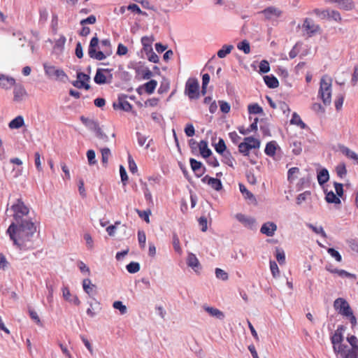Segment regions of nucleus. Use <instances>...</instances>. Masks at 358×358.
<instances>
[{
	"label": "nucleus",
	"mask_w": 358,
	"mask_h": 358,
	"mask_svg": "<svg viewBox=\"0 0 358 358\" xmlns=\"http://www.w3.org/2000/svg\"><path fill=\"white\" fill-rule=\"evenodd\" d=\"M36 227L32 220L22 222H12L6 233L9 235L13 244L20 250L27 249L31 241Z\"/></svg>",
	"instance_id": "nucleus-1"
},
{
	"label": "nucleus",
	"mask_w": 358,
	"mask_h": 358,
	"mask_svg": "<svg viewBox=\"0 0 358 358\" xmlns=\"http://www.w3.org/2000/svg\"><path fill=\"white\" fill-rule=\"evenodd\" d=\"M99 38L97 36H94L90 43V46L88 48V55L89 56L96 60L101 61L106 58L107 56H109L112 53V50H110V42L108 39L102 40L101 42V46L105 48L103 51H97V48L99 47Z\"/></svg>",
	"instance_id": "nucleus-2"
},
{
	"label": "nucleus",
	"mask_w": 358,
	"mask_h": 358,
	"mask_svg": "<svg viewBox=\"0 0 358 358\" xmlns=\"http://www.w3.org/2000/svg\"><path fill=\"white\" fill-rule=\"evenodd\" d=\"M333 306L338 314L350 320L352 327L357 324V318L353 313L350 303L345 299L342 297L337 298L334 301Z\"/></svg>",
	"instance_id": "nucleus-3"
},
{
	"label": "nucleus",
	"mask_w": 358,
	"mask_h": 358,
	"mask_svg": "<svg viewBox=\"0 0 358 358\" xmlns=\"http://www.w3.org/2000/svg\"><path fill=\"white\" fill-rule=\"evenodd\" d=\"M11 210L13 211V222H22L24 221L31 220L28 217L29 213V208L24 204L21 199H17L15 204L11 206Z\"/></svg>",
	"instance_id": "nucleus-4"
},
{
	"label": "nucleus",
	"mask_w": 358,
	"mask_h": 358,
	"mask_svg": "<svg viewBox=\"0 0 358 358\" xmlns=\"http://www.w3.org/2000/svg\"><path fill=\"white\" fill-rule=\"evenodd\" d=\"M331 85L332 80L331 78L324 76L321 78L319 96L324 105H329L331 103Z\"/></svg>",
	"instance_id": "nucleus-5"
},
{
	"label": "nucleus",
	"mask_w": 358,
	"mask_h": 358,
	"mask_svg": "<svg viewBox=\"0 0 358 358\" xmlns=\"http://www.w3.org/2000/svg\"><path fill=\"white\" fill-rule=\"evenodd\" d=\"M344 330L345 327L343 325L338 327L337 329L331 338L334 352L340 355L341 357L342 355L344 353L343 350L345 348H348V345H343L341 343L343 340V332Z\"/></svg>",
	"instance_id": "nucleus-6"
},
{
	"label": "nucleus",
	"mask_w": 358,
	"mask_h": 358,
	"mask_svg": "<svg viewBox=\"0 0 358 358\" xmlns=\"http://www.w3.org/2000/svg\"><path fill=\"white\" fill-rule=\"evenodd\" d=\"M260 141L254 137H246L244 141L238 145V151L245 156L249 155V152L252 149L259 148Z\"/></svg>",
	"instance_id": "nucleus-7"
},
{
	"label": "nucleus",
	"mask_w": 358,
	"mask_h": 358,
	"mask_svg": "<svg viewBox=\"0 0 358 358\" xmlns=\"http://www.w3.org/2000/svg\"><path fill=\"white\" fill-rule=\"evenodd\" d=\"M351 348H345L342 358H358V340L355 336L348 337Z\"/></svg>",
	"instance_id": "nucleus-8"
},
{
	"label": "nucleus",
	"mask_w": 358,
	"mask_h": 358,
	"mask_svg": "<svg viewBox=\"0 0 358 358\" xmlns=\"http://www.w3.org/2000/svg\"><path fill=\"white\" fill-rule=\"evenodd\" d=\"M43 68L45 74L49 77L55 76L61 80H64L67 78L66 74L62 69H57L55 66L48 63L43 64Z\"/></svg>",
	"instance_id": "nucleus-9"
},
{
	"label": "nucleus",
	"mask_w": 358,
	"mask_h": 358,
	"mask_svg": "<svg viewBox=\"0 0 358 358\" xmlns=\"http://www.w3.org/2000/svg\"><path fill=\"white\" fill-rule=\"evenodd\" d=\"M185 94L190 99L199 98V83L196 79H189L185 85Z\"/></svg>",
	"instance_id": "nucleus-10"
},
{
	"label": "nucleus",
	"mask_w": 358,
	"mask_h": 358,
	"mask_svg": "<svg viewBox=\"0 0 358 358\" xmlns=\"http://www.w3.org/2000/svg\"><path fill=\"white\" fill-rule=\"evenodd\" d=\"M90 79V77L82 72L77 73V80L73 82V85L78 89L85 88L88 90L90 88V85L87 83Z\"/></svg>",
	"instance_id": "nucleus-11"
},
{
	"label": "nucleus",
	"mask_w": 358,
	"mask_h": 358,
	"mask_svg": "<svg viewBox=\"0 0 358 358\" xmlns=\"http://www.w3.org/2000/svg\"><path fill=\"white\" fill-rule=\"evenodd\" d=\"M27 96V93L23 85L21 84H16L13 88V101L20 103L25 100Z\"/></svg>",
	"instance_id": "nucleus-12"
},
{
	"label": "nucleus",
	"mask_w": 358,
	"mask_h": 358,
	"mask_svg": "<svg viewBox=\"0 0 358 358\" xmlns=\"http://www.w3.org/2000/svg\"><path fill=\"white\" fill-rule=\"evenodd\" d=\"M303 28L309 36H311L320 31V27L315 24L313 20L306 18L303 24Z\"/></svg>",
	"instance_id": "nucleus-13"
},
{
	"label": "nucleus",
	"mask_w": 358,
	"mask_h": 358,
	"mask_svg": "<svg viewBox=\"0 0 358 358\" xmlns=\"http://www.w3.org/2000/svg\"><path fill=\"white\" fill-rule=\"evenodd\" d=\"M90 126V129L95 131L96 137L102 143H106L110 141L109 137L101 130L96 121H91Z\"/></svg>",
	"instance_id": "nucleus-14"
},
{
	"label": "nucleus",
	"mask_w": 358,
	"mask_h": 358,
	"mask_svg": "<svg viewBox=\"0 0 358 358\" xmlns=\"http://www.w3.org/2000/svg\"><path fill=\"white\" fill-rule=\"evenodd\" d=\"M235 217L236 220L242 223L245 227L250 229H256V221L253 217H247L242 213H237Z\"/></svg>",
	"instance_id": "nucleus-15"
},
{
	"label": "nucleus",
	"mask_w": 358,
	"mask_h": 358,
	"mask_svg": "<svg viewBox=\"0 0 358 358\" xmlns=\"http://www.w3.org/2000/svg\"><path fill=\"white\" fill-rule=\"evenodd\" d=\"M202 308L208 313V315L213 317L218 320H223L225 317L224 313L219 309L209 306L207 304H203Z\"/></svg>",
	"instance_id": "nucleus-16"
},
{
	"label": "nucleus",
	"mask_w": 358,
	"mask_h": 358,
	"mask_svg": "<svg viewBox=\"0 0 358 358\" xmlns=\"http://www.w3.org/2000/svg\"><path fill=\"white\" fill-rule=\"evenodd\" d=\"M276 230L277 225L272 222H267L264 223L260 229L261 233L266 235L267 236H273Z\"/></svg>",
	"instance_id": "nucleus-17"
},
{
	"label": "nucleus",
	"mask_w": 358,
	"mask_h": 358,
	"mask_svg": "<svg viewBox=\"0 0 358 358\" xmlns=\"http://www.w3.org/2000/svg\"><path fill=\"white\" fill-rule=\"evenodd\" d=\"M16 85L15 80L13 77L3 74L0 75V87L4 90H8Z\"/></svg>",
	"instance_id": "nucleus-18"
},
{
	"label": "nucleus",
	"mask_w": 358,
	"mask_h": 358,
	"mask_svg": "<svg viewBox=\"0 0 358 358\" xmlns=\"http://www.w3.org/2000/svg\"><path fill=\"white\" fill-rule=\"evenodd\" d=\"M202 181L211 186V187L216 191H219L222 188V182L220 180L217 178H214L208 176H206L203 178Z\"/></svg>",
	"instance_id": "nucleus-19"
},
{
	"label": "nucleus",
	"mask_w": 358,
	"mask_h": 358,
	"mask_svg": "<svg viewBox=\"0 0 358 358\" xmlns=\"http://www.w3.org/2000/svg\"><path fill=\"white\" fill-rule=\"evenodd\" d=\"M104 72H106L108 73H110L109 69H98L96 70V73L95 74V76L94 78V80L96 84L102 85L108 83L107 81V77L104 74Z\"/></svg>",
	"instance_id": "nucleus-20"
},
{
	"label": "nucleus",
	"mask_w": 358,
	"mask_h": 358,
	"mask_svg": "<svg viewBox=\"0 0 358 358\" xmlns=\"http://www.w3.org/2000/svg\"><path fill=\"white\" fill-rule=\"evenodd\" d=\"M62 295H63L64 299L66 301H67L70 303H73V304H75L76 306L80 305V301L78 299V296H73L71 294L70 290L67 287H64L62 288Z\"/></svg>",
	"instance_id": "nucleus-21"
},
{
	"label": "nucleus",
	"mask_w": 358,
	"mask_h": 358,
	"mask_svg": "<svg viewBox=\"0 0 358 358\" xmlns=\"http://www.w3.org/2000/svg\"><path fill=\"white\" fill-rule=\"evenodd\" d=\"M266 20H271L274 17H278L281 15V11L275 7H268L262 12Z\"/></svg>",
	"instance_id": "nucleus-22"
},
{
	"label": "nucleus",
	"mask_w": 358,
	"mask_h": 358,
	"mask_svg": "<svg viewBox=\"0 0 358 358\" xmlns=\"http://www.w3.org/2000/svg\"><path fill=\"white\" fill-rule=\"evenodd\" d=\"M192 169L195 172L198 176H201L203 174L205 168L202 169V164L200 162L194 159H190L189 160Z\"/></svg>",
	"instance_id": "nucleus-23"
},
{
	"label": "nucleus",
	"mask_w": 358,
	"mask_h": 358,
	"mask_svg": "<svg viewBox=\"0 0 358 358\" xmlns=\"http://www.w3.org/2000/svg\"><path fill=\"white\" fill-rule=\"evenodd\" d=\"M24 125V120L22 115H18L13 120H12L9 124L8 127L10 129H18Z\"/></svg>",
	"instance_id": "nucleus-24"
},
{
	"label": "nucleus",
	"mask_w": 358,
	"mask_h": 358,
	"mask_svg": "<svg viewBox=\"0 0 358 358\" xmlns=\"http://www.w3.org/2000/svg\"><path fill=\"white\" fill-rule=\"evenodd\" d=\"M187 265L196 271L200 268L199 259L195 255L189 253L187 259Z\"/></svg>",
	"instance_id": "nucleus-25"
},
{
	"label": "nucleus",
	"mask_w": 358,
	"mask_h": 358,
	"mask_svg": "<svg viewBox=\"0 0 358 358\" xmlns=\"http://www.w3.org/2000/svg\"><path fill=\"white\" fill-rule=\"evenodd\" d=\"M201 155L207 158L212 154L211 150L208 147V143L206 141H201L198 145Z\"/></svg>",
	"instance_id": "nucleus-26"
},
{
	"label": "nucleus",
	"mask_w": 358,
	"mask_h": 358,
	"mask_svg": "<svg viewBox=\"0 0 358 358\" xmlns=\"http://www.w3.org/2000/svg\"><path fill=\"white\" fill-rule=\"evenodd\" d=\"M317 181L320 185L326 183L329 179V171L326 169H322L317 173Z\"/></svg>",
	"instance_id": "nucleus-27"
},
{
	"label": "nucleus",
	"mask_w": 358,
	"mask_h": 358,
	"mask_svg": "<svg viewBox=\"0 0 358 358\" xmlns=\"http://www.w3.org/2000/svg\"><path fill=\"white\" fill-rule=\"evenodd\" d=\"M341 152L348 158L355 160L358 164V154L345 146L341 147Z\"/></svg>",
	"instance_id": "nucleus-28"
},
{
	"label": "nucleus",
	"mask_w": 358,
	"mask_h": 358,
	"mask_svg": "<svg viewBox=\"0 0 358 358\" xmlns=\"http://www.w3.org/2000/svg\"><path fill=\"white\" fill-rule=\"evenodd\" d=\"M83 287L84 291L91 296L93 294V289L96 287V285L92 284L89 278H85L83 280Z\"/></svg>",
	"instance_id": "nucleus-29"
},
{
	"label": "nucleus",
	"mask_w": 358,
	"mask_h": 358,
	"mask_svg": "<svg viewBox=\"0 0 358 358\" xmlns=\"http://www.w3.org/2000/svg\"><path fill=\"white\" fill-rule=\"evenodd\" d=\"M113 108L115 109L120 108L124 111L128 112L131 110L132 106L127 101L120 99L118 103H113Z\"/></svg>",
	"instance_id": "nucleus-30"
},
{
	"label": "nucleus",
	"mask_w": 358,
	"mask_h": 358,
	"mask_svg": "<svg viewBox=\"0 0 358 358\" xmlns=\"http://www.w3.org/2000/svg\"><path fill=\"white\" fill-rule=\"evenodd\" d=\"M264 80L266 85L270 88H275V87H278V85H279L278 80L275 77H274L273 76H266L264 77Z\"/></svg>",
	"instance_id": "nucleus-31"
},
{
	"label": "nucleus",
	"mask_w": 358,
	"mask_h": 358,
	"mask_svg": "<svg viewBox=\"0 0 358 358\" xmlns=\"http://www.w3.org/2000/svg\"><path fill=\"white\" fill-rule=\"evenodd\" d=\"M233 49L234 46L232 45H224L220 50H218L217 53V57L219 58H224Z\"/></svg>",
	"instance_id": "nucleus-32"
},
{
	"label": "nucleus",
	"mask_w": 358,
	"mask_h": 358,
	"mask_svg": "<svg viewBox=\"0 0 358 358\" xmlns=\"http://www.w3.org/2000/svg\"><path fill=\"white\" fill-rule=\"evenodd\" d=\"M339 8L349 10L353 8L354 4L351 0H336Z\"/></svg>",
	"instance_id": "nucleus-33"
},
{
	"label": "nucleus",
	"mask_w": 358,
	"mask_h": 358,
	"mask_svg": "<svg viewBox=\"0 0 358 358\" xmlns=\"http://www.w3.org/2000/svg\"><path fill=\"white\" fill-rule=\"evenodd\" d=\"M325 199H326L327 202L330 203H335V204L341 203V199L333 192H327Z\"/></svg>",
	"instance_id": "nucleus-34"
},
{
	"label": "nucleus",
	"mask_w": 358,
	"mask_h": 358,
	"mask_svg": "<svg viewBox=\"0 0 358 358\" xmlns=\"http://www.w3.org/2000/svg\"><path fill=\"white\" fill-rule=\"evenodd\" d=\"M101 161L103 165L106 166L108 162V159L111 155L110 150L108 148H103L101 149Z\"/></svg>",
	"instance_id": "nucleus-35"
},
{
	"label": "nucleus",
	"mask_w": 358,
	"mask_h": 358,
	"mask_svg": "<svg viewBox=\"0 0 358 358\" xmlns=\"http://www.w3.org/2000/svg\"><path fill=\"white\" fill-rule=\"evenodd\" d=\"M290 122L292 124L299 126L301 129H304L306 127V124L301 120L300 116L296 113H293Z\"/></svg>",
	"instance_id": "nucleus-36"
},
{
	"label": "nucleus",
	"mask_w": 358,
	"mask_h": 358,
	"mask_svg": "<svg viewBox=\"0 0 358 358\" xmlns=\"http://www.w3.org/2000/svg\"><path fill=\"white\" fill-rule=\"evenodd\" d=\"M157 85V82L155 80H151L149 82L144 84V88H145V92L148 94H150L153 93Z\"/></svg>",
	"instance_id": "nucleus-37"
},
{
	"label": "nucleus",
	"mask_w": 358,
	"mask_h": 358,
	"mask_svg": "<svg viewBox=\"0 0 358 358\" xmlns=\"http://www.w3.org/2000/svg\"><path fill=\"white\" fill-rule=\"evenodd\" d=\"M276 146L274 141L269 142L266 144L265 153L269 156H273L275 153Z\"/></svg>",
	"instance_id": "nucleus-38"
},
{
	"label": "nucleus",
	"mask_w": 358,
	"mask_h": 358,
	"mask_svg": "<svg viewBox=\"0 0 358 358\" xmlns=\"http://www.w3.org/2000/svg\"><path fill=\"white\" fill-rule=\"evenodd\" d=\"M223 157L222 162L227 164L228 166L233 167L234 166V158L232 157L231 153L229 151H227L222 154Z\"/></svg>",
	"instance_id": "nucleus-39"
},
{
	"label": "nucleus",
	"mask_w": 358,
	"mask_h": 358,
	"mask_svg": "<svg viewBox=\"0 0 358 358\" xmlns=\"http://www.w3.org/2000/svg\"><path fill=\"white\" fill-rule=\"evenodd\" d=\"M237 48L243 51L245 54H249L250 52V43L247 40H244L237 45Z\"/></svg>",
	"instance_id": "nucleus-40"
},
{
	"label": "nucleus",
	"mask_w": 358,
	"mask_h": 358,
	"mask_svg": "<svg viewBox=\"0 0 358 358\" xmlns=\"http://www.w3.org/2000/svg\"><path fill=\"white\" fill-rule=\"evenodd\" d=\"M136 211L138 213V216L141 218L143 219L146 222V223H150V215H151L150 210H140L138 209H136Z\"/></svg>",
	"instance_id": "nucleus-41"
},
{
	"label": "nucleus",
	"mask_w": 358,
	"mask_h": 358,
	"mask_svg": "<svg viewBox=\"0 0 358 358\" xmlns=\"http://www.w3.org/2000/svg\"><path fill=\"white\" fill-rule=\"evenodd\" d=\"M248 112L250 114H259L263 113V109L257 103L248 106Z\"/></svg>",
	"instance_id": "nucleus-42"
},
{
	"label": "nucleus",
	"mask_w": 358,
	"mask_h": 358,
	"mask_svg": "<svg viewBox=\"0 0 358 358\" xmlns=\"http://www.w3.org/2000/svg\"><path fill=\"white\" fill-rule=\"evenodd\" d=\"M113 307L115 308V309H117V310H119V311L120 312V313L122 315H124L127 313V308L126 307V306H124L122 301H116L113 303Z\"/></svg>",
	"instance_id": "nucleus-43"
},
{
	"label": "nucleus",
	"mask_w": 358,
	"mask_h": 358,
	"mask_svg": "<svg viewBox=\"0 0 358 358\" xmlns=\"http://www.w3.org/2000/svg\"><path fill=\"white\" fill-rule=\"evenodd\" d=\"M127 269L130 273H137L140 270V264L137 262H132L127 266Z\"/></svg>",
	"instance_id": "nucleus-44"
},
{
	"label": "nucleus",
	"mask_w": 358,
	"mask_h": 358,
	"mask_svg": "<svg viewBox=\"0 0 358 358\" xmlns=\"http://www.w3.org/2000/svg\"><path fill=\"white\" fill-rule=\"evenodd\" d=\"M226 148L227 147L224 141L222 138H220L218 143L215 145V150L222 155L227 152Z\"/></svg>",
	"instance_id": "nucleus-45"
},
{
	"label": "nucleus",
	"mask_w": 358,
	"mask_h": 358,
	"mask_svg": "<svg viewBox=\"0 0 358 358\" xmlns=\"http://www.w3.org/2000/svg\"><path fill=\"white\" fill-rule=\"evenodd\" d=\"M307 226L311 229L315 234H320L322 237L326 238L327 234L324 231L322 227H315L312 224H308Z\"/></svg>",
	"instance_id": "nucleus-46"
},
{
	"label": "nucleus",
	"mask_w": 358,
	"mask_h": 358,
	"mask_svg": "<svg viewBox=\"0 0 358 358\" xmlns=\"http://www.w3.org/2000/svg\"><path fill=\"white\" fill-rule=\"evenodd\" d=\"M270 269L273 278H277L279 275L280 270L275 261H270Z\"/></svg>",
	"instance_id": "nucleus-47"
},
{
	"label": "nucleus",
	"mask_w": 358,
	"mask_h": 358,
	"mask_svg": "<svg viewBox=\"0 0 358 358\" xmlns=\"http://www.w3.org/2000/svg\"><path fill=\"white\" fill-rule=\"evenodd\" d=\"M87 157L90 165H94L96 164L95 152L93 150H89L87 152Z\"/></svg>",
	"instance_id": "nucleus-48"
},
{
	"label": "nucleus",
	"mask_w": 358,
	"mask_h": 358,
	"mask_svg": "<svg viewBox=\"0 0 358 358\" xmlns=\"http://www.w3.org/2000/svg\"><path fill=\"white\" fill-rule=\"evenodd\" d=\"M138 241L141 248H144L145 246L146 236L143 231L139 230L138 231Z\"/></svg>",
	"instance_id": "nucleus-49"
},
{
	"label": "nucleus",
	"mask_w": 358,
	"mask_h": 358,
	"mask_svg": "<svg viewBox=\"0 0 358 358\" xmlns=\"http://www.w3.org/2000/svg\"><path fill=\"white\" fill-rule=\"evenodd\" d=\"M215 275L217 278L222 280H227L229 278L227 273L219 268L215 269Z\"/></svg>",
	"instance_id": "nucleus-50"
},
{
	"label": "nucleus",
	"mask_w": 358,
	"mask_h": 358,
	"mask_svg": "<svg viewBox=\"0 0 358 358\" xmlns=\"http://www.w3.org/2000/svg\"><path fill=\"white\" fill-rule=\"evenodd\" d=\"M239 187L241 192L245 195L246 199H255L254 195L250 192H249L243 185L240 184Z\"/></svg>",
	"instance_id": "nucleus-51"
},
{
	"label": "nucleus",
	"mask_w": 358,
	"mask_h": 358,
	"mask_svg": "<svg viewBox=\"0 0 358 358\" xmlns=\"http://www.w3.org/2000/svg\"><path fill=\"white\" fill-rule=\"evenodd\" d=\"M276 259L280 264H283L285 262V255L282 250L276 248Z\"/></svg>",
	"instance_id": "nucleus-52"
},
{
	"label": "nucleus",
	"mask_w": 358,
	"mask_h": 358,
	"mask_svg": "<svg viewBox=\"0 0 358 358\" xmlns=\"http://www.w3.org/2000/svg\"><path fill=\"white\" fill-rule=\"evenodd\" d=\"M327 252L328 253L334 258H335V259L338 262H341L342 261V257L341 255H340V253L336 250L334 248H329L327 250Z\"/></svg>",
	"instance_id": "nucleus-53"
},
{
	"label": "nucleus",
	"mask_w": 358,
	"mask_h": 358,
	"mask_svg": "<svg viewBox=\"0 0 358 358\" xmlns=\"http://www.w3.org/2000/svg\"><path fill=\"white\" fill-rule=\"evenodd\" d=\"M336 173L338 176L341 178L345 176L347 173V170L345 165L344 164H341L336 166Z\"/></svg>",
	"instance_id": "nucleus-54"
},
{
	"label": "nucleus",
	"mask_w": 358,
	"mask_h": 358,
	"mask_svg": "<svg viewBox=\"0 0 358 358\" xmlns=\"http://www.w3.org/2000/svg\"><path fill=\"white\" fill-rule=\"evenodd\" d=\"M270 71L269 64L266 60H262L259 64V71L262 73H268Z\"/></svg>",
	"instance_id": "nucleus-55"
},
{
	"label": "nucleus",
	"mask_w": 358,
	"mask_h": 358,
	"mask_svg": "<svg viewBox=\"0 0 358 358\" xmlns=\"http://www.w3.org/2000/svg\"><path fill=\"white\" fill-rule=\"evenodd\" d=\"M173 245L174 250L177 252H178V253L181 252L182 250L180 246L179 238L178 237V236L176 234H174L173 235Z\"/></svg>",
	"instance_id": "nucleus-56"
},
{
	"label": "nucleus",
	"mask_w": 358,
	"mask_h": 358,
	"mask_svg": "<svg viewBox=\"0 0 358 358\" xmlns=\"http://www.w3.org/2000/svg\"><path fill=\"white\" fill-rule=\"evenodd\" d=\"M292 152L295 155H299L302 151V147H301V144L300 142H297V141L293 142L292 144Z\"/></svg>",
	"instance_id": "nucleus-57"
},
{
	"label": "nucleus",
	"mask_w": 358,
	"mask_h": 358,
	"mask_svg": "<svg viewBox=\"0 0 358 358\" xmlns=\"http://www.w3.org/2000/svg\"><path fill=\"white\" fill-rule=\"evenodd\" d=\"M328 15L329 17L332 18L335 21L340 22L341 21V16L340 13L336 10H330L328 12Z\"/></svg>",
	"instance_id": "nucleus-58"
},
{
	"label": "nucleus",
	"mask_w": 358,
	"mask_h": 358,
	"mask_svg": "<svg viewBox=\"0 0 358 358\" xmlns=\"http://www.w3.org/2000/svg\"><path fill=\"white\" fill-rule=\"evenodd\" d=\"M120 173L121 180L123 182V185H125L127 181L128 180V176H127L125 169L122 165L120 167Z\"/></svg>",
	"instance_id": "nucleus-59"
},
{
	"label": "nucleus",
	"mask_w": 358,
	"mask_h": 358,
	"mask_svg": "<svg viewBox=\"0 0 358 358\" xmlns=\"http://www.w3.org/2000/svg\"><path fill=\"white\" fill-rule=\"evenodd\" d=\"M185 134L188 137H192L195 134V129L192 124H187L185 129Z\"/></svg>",
	"instance_id": "nucleus-60"
},
{
	"label": "nucleus",
	"mask_w": 358,
	"mask_h": 358,
	"mask_svg": "<svg viewBox=\"0 0 358 358\" xmlns=\"http://www.w3.org/2000/svg\"><path fill=\"white\" fill-rule=\"evenodd\" d=\"M119 224H120V222L117 221V222H115L114 225L108 226L106 228V231L108 232L109 236H113L115 235V232L117 229V226Z\"/></svg>",
	"instance_id": "nucleus-61"
},
{
	"label": "nucleus",
	"mask_w": 358,
	"mask_h": 358,
	"mask_svg": "<svg viewBox=\"0 0 358 358\" xmlns=\"http://www.w3.org/2000/svg\"><path fill=\"white\" fill-rule=\"evenodd\" d=\"M220 110L224 113H228L230 111V105L224 101H220Z\"/></svg>",
	"instance_id": "nucleus-62"
},
{
	"label": "nucleus",
	"mask_w": 358,
	"mask_h": 358,
	"mask_svg": "<svg viewBox=\"0 0 358 358\" xmlns=\"http://www.w3.org/2000/svg\"><path fill=\"white\" fill-rule=\"evenodd\" d=\"M128 52L127 48L122 43H120L117 47V54L120 56L125 55Z\"/></svg>",
	"instance_id": "nucleus-63"
},
{
	"label": "nucleus",
	"mask_w": 358,
	"mask_h": 358,
	"mask_svg": "<svg viewBox=\"0 0 358 358\" xmlns=\"http://www.w3.org/2000/svg\"><path fill=\"white\" fill-rule=\"evenodd\" d=\"M348 243L350 249L358 254V240H351Z\"/></svg>",
	"instance_id": "nucleus-64"
}]
</instances>
